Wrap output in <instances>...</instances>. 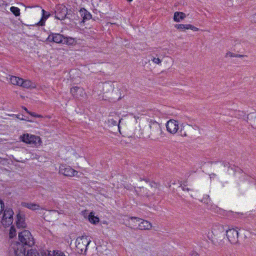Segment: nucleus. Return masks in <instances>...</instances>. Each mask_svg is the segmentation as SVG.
I'll list each match as a JSON object with an SVG mask.
<instances>
[{
    "label": "nucleus",
    "mask_w": 256,
    "mask_h": 256,
    "mask_svg": "<svg viewBox=\"0 0 256 256\" xmlns=\"http://www.w3.org/2000/svg\"><path fill=\"white\" fill-rule=\"evenodd\" d=\"M18 240L20 242H17L16 247L14 248L16 256H38L36 250L32 249L28 250L26 254V248L24 246L31 247L34 244V238L30 231L24 230L19 232Z\"/></svg>",
    "instance_id": "nucleus-1"
},
{
    "label": "nucleus",
    "mask_w": 256,
    "mask_h": 256,
    "mask_svg": "<svg viewBox=\"0 0 256 256\" xmlns=\"http://www.w3.org/2000/svg\"><path fill=\"white\" fill-rule=\"evenodd\" d=\"M148 134L147 137L152 140H156L159 138L160 136L163 138L165 136L160 124L156 122H150L148 124Z\"/></svg>",
    "instance_id": "nucleus-2"
},
{
    "label": "nucleus",
    "mask_w": 256,
    "mask_h": 256,
    "mask_svg": "<svg viewBox=\"0 0 256 256\" xmlns=\"http://www.w3.org/2000/svg\"><path fill=\"white\" fill-rule=\"evenodd\" d=\"M212 232L214 235L212 240V243L216 245L222 244L226 235V230L224 226L221 224L216 225L212 228Z\"/></svg>",
    "instance_id": "nucleus-3"
},
{
    "label": "nucleus",
    "mask_w": 256,
    "mask_h": 256,
    "mask_svg": "<svg viewBox=\"0 0 256 256\" xmlns=\"http://www.w3.org/2000/svg\"><path fill=\"white\" fill-rule=\"evenodd\" d=\"M90 242L88 236H86L78 238L76 241V247L78 252L80 254L85 253L87 250V246Z\"/></svg>",
    "instance_id": "nucleus-4"
},
{
    "label": "nucleus",
    "mask_w": 256,
    "mask_h": 256,
    "mask_svg": "<svg viewBox=\"0 0 256 256\" xmlns=\"http://www.w3.org/2000/svg\"><path fill=\"white\" fill-rule=\"evenodd\" d=\"M20 140L36 147L40 146L42 144V140L40 136L28 133L21 136H20Z\"/></svg>",
    "instance_id": "nucleus-5"
},
{
    "label": "nucleus",
    "mask_w": 256,
    "mask_h": 256,
    "mask_svg": "<svg viewBox=\"0 0 256 256\" xmlns=\"http://www.w3.org/2000/svg\"><path fill=\"white\" fill-rule=\"evenodd\" d=\"M130 219L132 221L133 220H136V222H138V224H132L133 226L131 227V228L134 230H148L152 228V224L148 220L133 216L130 217Z\"/></svg>",
    "instance_id": "nucleus-6"
},
{
    "label": "nucleus",
    "mask_w": 256,
    "mask_h": 256,
    "mask_svg": "<svg viewBox=\"0 0 256 256\" xmlns=\"http://www.w3.org/2000/svg\"><path fill=\"white\" fill-rule=\"evenodd\" d=\"M14 212L12 208H6L4 211L2 223L5 227L10 226L13 222Z\"/></svg>",
    "instance_id": "nucleus-7"
},
{
    "label": "nucleus",
    "mask_w": 256,
    "mask_h": 256,
    "mask_svg": "<svg viewBox=\"0 0 256 256\" xmlns=\"http://www.w3.org/2000/svg\"><path fill=\"white\" fill-rule=\"evenodd\" d=\"M156 190V187H153L152 186L150 185V188H145L144 187H140L138 188L136 190V192L140 196L150 198L154 195V192Z\"/></svg>",
    "instance_id": "nucleus-8"
},
{
    "label": "nucleus",
    "mask_w": 256,
    "mask_h": 256,
    "mask_svg": "<svg viewBox=\"0 0 256 256\" xmlns=\"http://www.w3.org/2000/svg\"><path fill=\"white\" fill-rule=\"evenodd\" d=\"M54 13L56 18L63 20L66 16L67 8L63 4H58L56 6Z\"/></svg>",
    "instance_id": "nucleus-9"
},
{
    "label": "nucleus",
    "mask_w": 256,
    "mask_h": 256,
    "mask_svg": "<svg viewBox=\"0 0 256 256\" xmlns=\"http://www.w3.org/2000/svg\"><path fill=\"white\" fill-rule=\"evenodd\" d=\"M226 236L227 238L232 244H236L238 243V233L236 230L231 228L228 230H226Z\"/></svg>",
    "instance_id": "nucleus-10"
},
{
    "label": "nucleus",
    "mask_w": 256,
    "mask_h": 256,
    "mask_svg": "<svg viewBox=\"0 0 256 256\" xmlns=\"http://www.w3.org/2000/svg\"><path fill=\"white\" fill-rule=\"evenodd\" d=\"M59 173L66 176H73L78 174V172L70 166L62 164L60 166Z\"/></svg>",
    "instance_id": "nucleus-11"
},
{
    "label": "nucleus",
    "mask_w": 256,
    "mask_h": 256,
    "mask_svg": "<svg viewBox=\"0 0 256 256\" xmlns=\"http://www.w3.org/2000/svg\"><path fill=\"white\" fill-rule=\"evenodd\" d=\"M166 128L170 133L174 134L179 130L178 122L174 120H170L167 122Z\"/></svg>",
    "instance_id": "nucleus-12"
},
{
    "label": "nucleus",
    "mask_w": 256,
    "mask_h": 256,
    "mask_svg": "<svg viewBox=\"0 0 256 256\" xmlns=\"http://www.w3.org/2000/svg\"><path fill=\"white\" fill-rule=\"evenodd\" d=\"M64 37L63 35L60 34H52L48 36L46 40L50 42L63 44V40H64Z\"/></svg>",
    "instance_id": "nucleus-13"
},
{
    "label": "nucleus",
    "mask_w": 256,
    "mask_h": 256,
    "mask_svg": "<svg viewBox=\"0 0 256 256\" xmlns=\"http://www.w3.org/2000/svg\"><path fill=\"white\" fill-rule=\"evenodd\" d=\"M50 14L49 12L46 11L44 9L42 10V17L38 22L36 23L33 24H30V26H44L45 25L46 20L49 18L50 16Z\"/></svg>",
    "instance_id": "nucleus-14"
},
{
    "label": "nucleus",
    "mask_w": 256,
    "mask_h": 256,
    "mask_svg": "<svg viewBox=\"0 0 256 256\" xmlns=\"http://www.w3.org/2000/svg\"><path fill=\"white\" fill-rule=\"evenodd\" d=\"M16 225L17 228H24L26 226V224L25 222V215L23 214H21L19 212L16 215Z\"/></svg>",
    "instance_id": "nucleus-15"
},
{
    "label": "nucleus",
    "mask_w": 256,
    "mask_h": 256,
    "mask_svg": "<svg viewBox=\"0 0 256 256\" xmlns=\"http://www.w3.org/2000/svg\"><path fill=\"white\" fill-rule=\"evenodd\" d=\"M174 27L180 31H184L185 30H191L193 31H198V28L190 24H176Z\"/></svg>",
    "instance_id": "nucleus-16"
},
{
    "label": "nucleus",
    "mask_w": 256,
    "mask_h": 256,
    "mask_svg": "<svg viewBox=\"0 0 256 256\" xmlns=\"http://www.w3.org/2000/svg\"><path fill=\"white\" fill-rule=\"evenodd\" d=\"M21 206L32 210H39L40 208L39 204L32 202H22Z\"/></svg>",
    "instance_id": "nucleus-17"
},
{
    "label": "nucleus",
    "mask_w": 256,
    "mask_h": 256,
    "mask_svg": "<svg viewBox=\"0 0 256 256\" xmlns=\"http://www.w3.org/2000/svg\"><path fill=\"white\" fill-rule=\"evenodd\" d=\"M186 16V14L182 12H176L174 13V20L176 22H180L183 20Z\"/></svg>",
    "instance_id": "nucleus-18"
},
{
    "label": "nucleus",
    "mask_w": 256,
    "mask_h": 256,
    "mask_svg": "<svg viewBox=\"0 0 256 256\" xmlns=\"http://www.w3.org/2000/svg\"><path fill=\"white\" fill-rule=\"evenodd\" d=\"M20 86H22L24 88H34V86H33L32 82L30 80H24L22 78Z\"/></svg>",
    "instance_id": "nucleus-19"
},
{
    "label": "nucleus",
    "mask_w": 256,
    "mask_h": 256,
    "mask_svg": "<svg viewBox=\"0 0 256 256\" xmlns=\"http://www.w3.org/2000/svg\"><path fill=\"white\" fill-rule=\"evenodd\" d=\"M88 220L90 222L93 224H96L99 222V218L94 216L93 212H90L88 214Z\"/></svg>",
    "instance_id": "nucleus-20"
},
{
    "label": "nucleus",
    "mask_w": 256,
    "mask_h": 256,
    "mask_svg": "<svg viewBox=\"0 0 256 256\" xmlns=\"http://www.w3.org/2000/svg\"><path fill=\"white\" fill-rule=\"evenodd\" d=\"M10 81L12 84L20 86L22 78L12 76L10 78Z\"/></svg>",
    "instance_id": "nucleus-21"
},
{
    "label": "nucleus",
    "mask_w": 256,
    "mask_h": 256,
    "mask_svg": "<svg viewBox=\"0 0 256 256\" xmlns=\"http://www.w3.org/2000/svg\"><path fill=\"white\" fill-rule=\"evenodd\" d=\"M188 126H180V128H179V130L177 132L178 134L182 136H187V131L186 128Z\"/></svg>",
    "instance_id": "nucleus-22"
},
{
    "label": "nucleus",
    "mask_w": 256,
    "mask_h": 256,
    "mask_svg": "<svg viewBox=\"0 0 256 256\" xmlns=\"http://www.w3.org/2000/svg\"><path fill=\"white\" fill-rule=\"evenodd\" d=\"M48 256H66L60 250H54L51 254L50 251H48Z\"/></svg>",
    "instance_id": "nucleus-23"
},
{
    "label": "nucleus",
    "mask_w": 256,
    "mask_h": 256,
    "mask_svg": "<svg viewBox=\"0 0 256 256\" xmlns=\"http://www.w3.org/2000/svg\"><path fill=\"white\" fill-rule=\"evenodd\" d=\"M66 18H68L70 20H73L75 18V14L73 10L67 8V14Z\"/></svg>",
    "instance_id": "nucleus-24"
},
{
    "label": "nucleus",
    "mask_w": 256,
    "mask_h": 256,
    "mask_svg": "<svg viewBox=\"0 0 256 256\" xmlns=\"http://www.w3.org/2000/svg\"><path fill=\"white\" fill-rule=\"evenodd\" d=\"M10 10L16 16L20 15V10L17 7L12 6L10 8Z\"/></svg>",
    "instance_id": "nucleus-25"
},
{
    "label": "nucleus",
    "mask_w": 256,
    "mask_h": 256,
    "mask_svg": "<svg viewBox=\"0 0 256 256\" xmlns=\"http://www.w3.org/2000/svg\"><path fill=\"white\" fill-rule=\"evenodd\" d=\"M81 90V88L78 86H74L70 89V93L74 96L78 97V92Z\"/></svg>",
    "instance_id": "nucleus-26"
},
{
    "label": "nucleus",
    "mask_w": 256,
    "mask_h": 256,
    "mask_svg": "<svg viewBox=\"0 0 256 256\" xmlns=\"http://www.w3.org/2000/svg\"><path fill=\"white\" fill-rule=\"evenodd\" d=\"M16 236V230L14 226L10 227L9 233V237L10 238H14Z\"/></svg>",
    "instance_id": "nucleus-27"
},
{
    "label": "nucleus",
    "mask_w": 256,
    "mask_h": 256,
    "mask_svg": "<svg viewBox=\"0 0 256 256\" xmlns=\"http://www.w3.org/2000/svg\"><path fill=\"white\" fill-rule=\"evenodd\" d=\"M63 40V44H72L74 42V40L71 38L64 37Z\"/></svg>",
    "instance_id": "nucleus-28"
},
{
    "label": "nucleus",
    "mask_w": 256,
    "mask_h": 256,
    "mask_svg": "<svg viewBox=\"0 0 256 256\" xmlns=\"http://www.w3.org/2000/svg\"><path fill=\"white\" fill-rule=\"evenodd\" d=\"M92 18L91 14L84 9V15L83 16L84 20H89Z\"/></svg>",
    "instance_id": "nucleus-29"
},
{
    "label": "nucleus",
    "mask_w": 256,
    "mask_h": 256,
    "mask_svg": "<svg viewBox=\"0 0 256 256\" xmlns=\"http://www.w3.org/2000/svg\"><path fill=\"white\" fill-rule=\"evenodd\" d=\"M210 201V196L208 194L205 195L202 200V202L205 204H208Z\"/></svg>",
    "instance_id": "nucleus-30"
},
{
    "label": "nucleus",
    "mask_w": 256,
    "mask_h": 256,
    "mask_svg": "<svg viewBox=\"0 0 256 256\" xmlns=\"http://www.w3.org/2000/svg\"><path fill=\"white\" fill-rule=\"evenodd\" d=\"M109 122L113 125H118L120 120H114V118H111Z\"/></svg>",
    "instance_id": "nucleus-31"
},
{
    "label": "nucleus",
    "mask_w": 256,
    "mask_h": 256,
    "mask_svg": "<svg viewBox=\"0 0 256 256\" xmlns=\"http://www.w3.org/2000/svg\"><path fill=\"white\" fill-rule=\"evenodd\" d=\"M130 221H129V223H128V224H129V227L131 228V227H132L133 226V225L132 224H138V222H136V220H133L132 221V220L130 218Z\"/></svg>",
    "instance_id": "nucleus-32"
},
{
    "label": "nucleus",
    "mask_w": 256,
    "mask_h": 256,
    "mask_svg": "<svg viewBox=\"0 0 256 256\" xmlns=\"http://www.w3.org/2000/svg\"><path fill=\"white\" fill-rule=\"evenodd\" d=\"M236 54H235L228 52L226 54V57L230 56V57H235L236 58Z\"/></svg>",
    "instance_id": "nucleus-33"
},
{
    "label": "nucleus",
    "mask_w": 256,
    "mask_h": 256,
    "mask_svg": "<svg viewBox=\"0 0 256 256\" xmlns=\"http://www.w3.org/2000/svg\"><path fill=\"white\" fill-rule=\"evenodd\" d=\"M152 60L155 64H159L161 62V60L159 58H154Z\"/></svg>",
    "instance_id": "nucleus-34"
},
{
    "label": "nucleus",
    "mask_w": 256,
    "mask_h": 256,
    "mask_svg": "<svg viewBox=\"0 0 256 256\" xmlns=\"http://www.w3.org/2000/svg\"><path fill=\"white\" fill-rule=\"evenodd\" d=\"M24 116H20V115H17L16 118L20 120H26V119L23 117Z\"/></svg>",
    "instance_id": "nucleus-35"
},
{
    "label": "nucleus",
    "mask_w": 256,
    "mask_h": 256,
    "mask_svg": "<svg viewBox=\"0 0 256 256\" xmlns=\"http://www.w3.org/2000/svg\"><path fill=\"white\" fill-rule=\"evenodd\" d=\"M247 56H248L246 55L238 54H236V58H244V57H247Z\"/></svg>",
    "instance_id": "nucleus-36"
},
{
    "label": "nucleus",
    "mask_w": 256,
    "mask_h": 256,
    "mask_svg": "<svg viewBox=\"0 0 256 256\" xmlns=\"http://www.w3.org/2000/svg\"><path fill=\"white\" fill-rule=\"evenodd\" d=\"M191 256H199L198 254L196 252H192L191 254Z\"/></svg>",
    "instance_id": "nucleus-37"
},
{
    "label": "nucleus",
    "mask_w": 256,
    "mask_h": 256,
    "mask_svg": "<svg viewBox=\"0 0 256 256\" xmlns=\"http://www.w3.org/2000/svg\"><path fill=\"white\" fill-rule=\"evenodd\" d=\"M223 164H224V166H228V167L230 166V164L228 162H223Z\"/></svg>",
    "instance_id": "nucleus-38"
},
{
    "label": "nucleus",
    "mask_w": 256,
    "mask_h": 256,
    "mask_svg": "<svg viewBox=\"0 0 256 256\" xmlns=\"http://www.w3.org/2000/svg\"><path fill=\"white\" fill-rule=\"evenodd\" d=\"M30 115H31L32 116L36 117V114L34 112H30L28 113Z\"/></svg>",
    "instance_id": "nucleus-39"
},
{
    "label": "nucleus",
    "mask_w": 256,
    "mask_h": 256,
    "mask_svg": "<svg viewBox=\"0 0 256 256\" xmlns=\"http://www.w3.org/2000/svg\"><path fill=\"white\" fill-rule=\"evenodd\" d=\"M182 190H187V191H189V190H190L188 188H186V186H183V188H182Z\"/></svg>",
    "instance_id": "nucleus-40"
},
{
    "label": "nucleus",
    "mask_w": 256,
    "mask_h": 256,
    "mask_svg": "<svg viewBox=\"0 0 256 256\" xmlns=\"http://www.w3.org/2000/svg\"><path fill=\"white\" fill-rule=\"evenodd\" d=\"M253 20H254L255 22H256V14H254L253 16Z\"/></svg>",
    "instance_id": "nucleus-41"
},
{
    "label": "nucleus",
    "mask_w": 256,
    "mask_h": 256,
    "mask_svg": "<svg viewBox=\"0 0 256 256\" xmlns=\"http://www.w3.org/2000/svg\"><path fill=\"white\" fill-rule=\"evenodd\" d=\"M36 118H42V115L38 114H36Z\"/></svg>",
    "instance_id": "nucleus-42"
},
{
    "label": "nucleus",
    "mask_w": 256,
    "mask_h": 256,
    "mask_svg": "<svg viewBox=\"0 0 256 256\" xmlns=\"http://www.w3.org/2000/svg\"><path fill=\"white\" fill-rule=\"evenodd\" d=\"M24 108V110L26 111V112L28 114V113H29L30 111H29V110H28L26 107H24V108Z\"/></svg>",
    "instance_id": "nucleus-43"
},
{
    "label": "nucleus",
    "mask_w": 256,
    "mask_h": 256,
    "mask_svg": "<svg viewBox=\"0 0 256 256\" xmlns=\"http://www.w3.org/2000/svg\"><path fill=\"white\" fill-rule=\"evenodd\" d=\"M2 161H5V160L4 159H2V158H0V164H4V163H2Z\"/></svg>",
    "instance_id": "nucleus-44"
},
{
    "label": "nucleus",
    "mask_w": 256,
    "mask_h": 256,
    "mask_svg": "<svg viewBox=\"0 0 256 256\" xmlns=\"http://www.w3.org/2000/svg\"><path fill=\"white\" fill-rule=\"evenodd\" d=\"M144 180H146V182H148V180L146 179H143Z\"/></svg>",
    "instance_id": "nucleus-45"
},
{
    "label": "nucleus",
    "mask_w": 256,
    "mask_h": 256,
    "mask_svg": "<svg viewBox=\"0 0 256 256\" xmlns=\"http://www.w3.org/2000/svg\"><path fill=\"white\" fill-rule=\"evenodd\" d=\"M132 0H128V2H131V1H132Z\"/></svg>",
    "instance_id": "nucleus-46"
},
{
    "label": "nucleus",
    "mask_w": 256,
    "mask_h": 256,
    "mask_svg": "<svg viewBox=\"0 0 256 256\" xmlns=\"http://www.w3.org/2000/svg\"><path fill=\"white\" fill-rule=\"evenodd\" d=\"M110 88L112 89V86H110Z\"/></svg>",
    "instance_id": "nucleus-47"
}]
</instances>
